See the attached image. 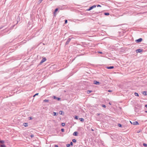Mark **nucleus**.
I'll use <instances>...</instances> for the list:
<instances>
[{"mask_svg": "<svg viewBox=\"0 0 147 147\" xmlns=\"http://www.w3.org/2000/svg\"><path fill=\"white\" fill-rule=\"evenodd\" d=\"M130 123L134 125H139V123L137 121H133L132 122L130 121Z\"/></svg>", "mask_w": 147, "mask_h": 147, "instance_id": "f257e3e1", "label": "nucleus"}, {"mask_svg": "<svg viewBox=\"0 0 147 147\" xmlns=\"http://www.w3.org/2000/svg\"><path fill=\"white\" fill-rule=\"evenodd\" d=\"M96 7V5H94L90 7L88 9H87V11H90L93 8H95Z\"/></svg>", "mask_w": 147, "mask_h": 147, "instance_id": "f03ea898", "label": "nucleus"}, {"mask_svg": "<svg viewBox=\"0 0 147 147\" xmlns=\"http://www.w3.org/2000/svg\"><path fill=\"white\" fill-rule=\"evenodd\" d=\"M46 59L45 58H42V60H41V61L40 63V64H41L42 63H43L45 61H46Z\"/></svg>", "mask_w": 147, "mask_h": 147, "instance_id": "7ed1b4c3", "label": "nucleus"}, {"mask_svg": "<svg viewBox=\"0 0 147 147\" xmlns=\"http://www.w3.org/2000/svg\"><path fill=\"white\" fill-rule=\"evenodd\" d=\"M93 84L96 85H98L100 84V83L98 82L96 80H94L93 82Z\"/></svg>", "mask_w": 147, "mask_h": 147, "instance_id": "20e7f679", "label": "nucleus"}, {"mask_svg": "<svg viewBox=\"0 0 147 147\" xmlns=\"http://www.w3.org/2000/svg\"><path fill=\"white\" fill-rule=\"evenodd\" d=\"M142 40V38H140L137 40H136V41L137 42V43H138V42H141Z\"/></svg>", "mask_w": 147, "mask_h": 147, "instance_id": "39448f33", "label": "nucleus"}, {"mask_svg": "<svg viewBox=\"0 0 147 147\" xmlns=\"http://www.w3.org/2000/svg\"><path fill=\"white\" fill-rule=\"evenodd\" d=\"M53 98L57 100H60L61 99V98H58L56 97L55 96H53Z\"/></svg>", "mask_w": 147, "mask_h": 147, "instance_id": "423d86ee", "label": "nucleus"}, {"mask_svg": "<svg viewBox=\"0 0 147 147\" xmlns=\"http://www.w3.org/2000/svg\"><path fill=\"white\" fill-rule=\"evenodd\" d=\"M71 40V38H68V39L67 40L65 43V45H67L68 44V43H69V42Z\"/></svg>", "mask_w": 147, "mask_h": 147, "instance_id": "0eeeda50", "label": "nucleus"}, {"mask_svg": "<svg viewBox=\"0 0 147 147\" xmlns=\"http://www.w3.org/2000/svg\"><path fill=\"white\" fill-rule=\"evenodd\" d=\"M142 50L140 49H137L136 50L137 53H141L142 52Z\"/></svg>", "mask_w": 147, "mask_h": 147, "instance_id": "6e6552de", "label": "nucleus"}, {"mask_svg": "<svg viewBox=\"0 0 147 147\" xmlns=\"http://www.w3.org/2000/svg\"><path fill=\"white\" fill-rule=\"evenodd\" d=\"M106 68L107 69H113L114 68V67L113 66H110V67L107 66V67H106Z\"/></svg>", "mask_w": 147, "mask_h": 147, "instance_id": "1a4fd4ad", "label": "nucleus"}, {"mask_svg": "<svg viewBox=\"0 0 147 147\" xmlns=\"http://www.w3.org/2000/svg\"><path fill=\"white\" fill-rule=\"evenodd\" d=\"M78 134V132L77 131L74 132L73 133V135L75 136H77Z\"/></svg>", "mask_w": 147, "mask_h": 147, "instance_id": "9d476101", "label": "nucleus"}, {"mask_svg": "<svg viewBox=\"0 0 147 147\" xmlns=\"http://www.w3.org/2000/svg\"><path fill=\"white\" fill-rule=\"evenodd\" d=\"M142 94L144 95H146V91H144L142 92Z\"/></svg>", "mask_w": 147, "mask_h": 147, "instance_id": "9b49d317", "label": "nucleus"}, {"mask_svg": "<svg viewBox=\"0 0 147 147\" xmlns=\"http://www.w3.org/2000/svg\"><path fill=\"white\" fill-rule=\"evenodd\" d=\"M23 125L25 127H27L28 125V124L26 123H24Z\"/></svg>", "mask_w": 147, "mask_h": 147, "instance_id": "f8f14e48", "label": "nucleus"}, {"mask_svg": "<svg viewBox=\"0 0 147 147\" xmlns=\"http://www.w3.org/2000/svg\"><path fill=\"white\" fill-rule=\"evenodd\" d=\"M0 146L1 147H6V146L4 144H1Z\"/></svg>", "mask_w": 147, "mask_h": 147, "instance_id": "ddd939ff", "label": "nucleus"}, {"mask_svg": "<svg viewBox=\"0 0 147 147\" xmlns=\"http://www.w3.org/2000/svg\"><path fill=\"white\" fill-rule=\"evenodd\" d=\"M58 114V113H56L55 112H53V115L54 116H57Z\"/></svg>", "mask_w": 147, "mask_h": 147, "instance_id": "4468645a", "label": "nucleus"}, {"mask_svg": "<svg viewBox=\"0 0 147 147\" xmlns=\"http://www.w3.org/2000/svg\"><path fill=\"white\" fill-rule=\"evenodd\" d=\"M43 102H49V100H48L45 99L43 100Z\"/></svg>", "mask_w": 147, "mask_h": 147, "instance_id": "2eb2a0df", "label": "nucleus"}, {"mask_svg": "<svg viewBox=\"0 0 147 147\" xmlns=\"http://www.w3.org/2000/svg\"><path fill=\"white\" fill-rule=\"evenodd\" d=\"M81 121H84V119L82 118H80L79 119Z\"/></svg>", "mask_w": 147, "mask_h": 147, "instance_id": "dca6fc26", "label": "nucleus"}, {"mask_svg": "<svg viewBox=\"0 0 147 147\" xmlns=\"http://www.w3.org/2000/svg\"><path fill=\"white\" fill-rule=\"evenodd\" d=\"M134 94L135 95V96H139L138 94L136 92H135L134 93Z\"/></svg>", "mask_w": 147, "mask_h": 147, "instance_id": "f3484780", "label": "nucleus"}, {"mask_svg": "<svg viewBox=\"0 0 147 147\" xmlns=\"http://www.w3.org/2000/svg\"><path fill=\"white\" fill-rule=\"evenodd\" d=\"M4 141L3 140H0V143L1 144H3L4 143Z\"/></svg>", "mask_w": 147, "mask_h": 147, "instance_id": "a211bd4d", "label": "nucleus"}, {"mask_svg": "<svg viewBox=\"0 0 147 147\" xmlns=\"http://www.w3.org/2000/svg\"><path fill=\"white\" fill-rule=\"evenodd\" d=\"M63 113V112L61 111H60L59 112V114H60V115H62Z\"/></svg>", "mask_w": 147, "mask_h": 147, "instance_id": "6ab92c4d", "label": "nucleus"}, {"mask_svg": "<svg viewBox=\"0 0 147 147\" xmlns=\"http://www.w3.org/2000/svg\"><path fill=\"white\" fill-rule=\"evenodd\" d=\"M91 92H92V91L91 90H88L87 91V93L88 94H89L90 93H91Z\"/></svg>", "mask_w": 147, "mask_h": 147, "instance_id": "aec40b11", "label": "nucleus"}, {"mask_svg": "<svg viewBox=\"0 0 147 147\" xmlns=\"http://www.w3.org/2000/svg\"><path fill=\"white\" fill-rule=\"evenodd\" d=\"M66 146L67 147H69L70 146V144H66Z\"/></svg>", "mask_w": 147, "mask_h": 147, "instance_id": "412c9836", "label": "nucleus"}, {"mask_svg": "<svg viewBox=\"0 0 147 147\" xmlns=\"http://www.w3.org/2000/svg\"><path fill=\"white\" fill-rule=\"evenodd\" d=\"M72 141L74 142H76V140L75 139H73L72 140Z\"/></svg>", "mask_w": 147, "mask_h": 147, "instance_id": "4be33fe9", "label": "nucleus"}, {"mask_svg": "<svg viewBox=\"0 0 147 147\" xmlns=\"http://www.w3.org/2000/svg\"><path fill=\"white\" fill-rule=\"evenodd\" d=\"M104 14L106 16H108V15H109V13H104Z\"/></svg>", "mask_w": 147, "mask_h": 147, "instance_id": "5701e85b", "label": "nucleus"}, {"mask_svg": "<svg viewBox=\"0 0 147 147\" xmlns=\"http://www.w3.org/2000/svg\"><path fill=\"white\" fill-rule=\"evenodd\" d=\"M65 125V124L64 123H61V125L63 126H64Z\"/></svg>", "mask_w": 147, "mask_h": 147, "instance_id": "b1692460", "label": "nucleus"}, {"mask_svg": "<svg viewBox=\"0 0 147 147\" xmlns=\"http://www.w3.org/2000/svg\"><path fill=\"white\" fill-rule=\"evenodd\" d=\"M143 145L144 146H147V144L145 143H144L143 144Z\"/></svg>", "mask_w": 147, "mask_h": 147, "instance_id": "393cba45", "label": "nucleus"}, {"mask_svg": "<svg viewBox=\"0 0 147 147\" xmlns=\"http://www.w3.org/2000/svg\"><path fill=\"white\" fill-rule=\"evenodd\" d=\"M118 126L119 127H121V125L119 123L118 124Z\"/></svg>", "mask_w": 147, "mask_h": 147, "instance_id": "a878e982", "label": "nucleus"}, {"mask_svg": "<svg viewBox=\"0 0 147 147\" xmlns=\"http://www.w3.org/2000/svg\"><path fill=\"white\" fill-rule=\"evenodd\" d=\"M58 8H56L55 9L54 11H55V12H56L58 10Z\"/></svg>", "mask_w": 147, "mask_h": 147, "instance_id": "bb28decb", "label": "nucleus"}, {"mask_svg": "<svg viewBox=\"0 0 147 147\" xmlns=\"http://www.w3.org/2000/svg\"><path fill=\"white\" fill-rule=\"evenodd\" d=\"M102 107H105V108L106 107V106L105 105H102Z\"/></svg>", "mask_w": 147, "mask_h": 147, "instance_id": "cd10ccee", "label": "nucleus"}, {"mask_svg": "<svg viewBox=\"0 0 147 147\" xmlns=\"http://www.w3.org/2000/svg\"><path fill=\"white\" fill-rule=\"evenodd\" d=\"M70 144V145H71V146H73V144L72 142H71L70 143V144Z\"/></svg>", "mask_w": 147, "mask_h": 147, "instance_id": "c85d7f7f", "label": "nucleus"}, {"mask_svg": "<svg viewBox=\"0 0 147 147\" xmlns=\"http://www.w3.org/2000/svg\"><path fill=\"white\" fill-rule=\"evenodd\" d=\"M75 118L76 119H78V117L77 116H76Z\"/></svg>", "mask_w": 147, "mask_h": 147, "instance_id": "c756f323", "label": "nucleus"}, {"mask_svg": "<svg viewBox=\"0 0 147 147\" xmlns=\"http://www.w3.org/2000/svg\"><path fill=\"white\" fill-rule=\"evenodd\" d=\"M56 12H55V11H54L53 13L54 15L55 16H56Z\"/></svg>", "mask_w": 147, "mask_h": 147, "instance_id": "7c9ffc66", "label": "nucleus"}, {"mask_svg": "<svg viewBox=\"0 0 147 147\" xmlns=\"http://www.w3.org/2000/svg\"><path fill=\"white\" fill-rule=\"evenodd\" d=\"M38 93H36V94H35L34 96H33V97H34L35 96H36V95H38Z\"/></svg>", "mask_w": 147, "mask_h": 147, "instance_id": "2f4dec72", "label": "nucleus"}, {"mask_svg": "<svg viewBox=\"0 0 147 147\" xmlns=\"http://www.w3.org/2000/svg\"><path fill=\"white\" fill-rule=\"evenodd\" d=\"M67 22V20H65V24H66Z\"/></svg>", "mask_w": 147, "mask_h": 147, "instance_id": "473e14b6", "label": "nucleus"}, {"mask_svg": "<svg viewBox=\"0 0 147 147\" xmlns=\"http://www.w3.org/2000/svg\"><path fill=\"white\" fill-rule=\"evenodd\" d=\"M64 129H61V131L62 132H64Z\"/></svg>", "mask_w": 147, "mask_h": 147, "instance_id": "72a5a7b5", "label": "nucleus"}, {"mask_svg": "<svg viewBox=\"0 0 147 147\" xmlns=\"http://www.w3.org/2000/svg\"><path fill=\"white\" fill-rule=\"evenodd\" d=\"M29 120H31V119H32V117H29Z\"/></svg>", "mask_w": 147, "mask_h": 147, "instance_id": "f704fd0d", "label": "nucleus"}, {"mask_svg": "<svg viewBox=\"0 0 147 147\" xmlns=\"http://www.w3.org/2000/svg\"><path fill=\"white\" fill-rule=\"evenodd\" d=\"M30 136L31 138H33L34 136V135H31Z\"/></svg>", "mask_w": 147, "mask_h": 147, "instance_id": "c9c22d12", "label": "nucleus"}, {"mask_svg": "<svg viewBox=\"0 0 147 147\" xmlns=\"http://www.w3.org/2000/svg\"><path fill=\"white\" fill-rule=\"evenodd\" d=\"M98 53H100V54H102V53L101 52H100V51H98Z\"/></svg>", "mask_w": 147, "mask_h": 147, "instance_id": "e433bc0d", "label": "nucleus"}, {"mask_svg": "<svg viewBox=\"0 0 147 147\" xmlns=\"http://www.w3.org/2000/svg\"><path fill=\"white\" fill-rule=\"evenodd\" d=\"M101 7V6L100 5H97V7Z\"/></svg>", "mask_w": 147, "mask_h": 147, "instance_id": "4c0bfd02", "label": "nucleus"}, {"mask_svg": "<svg viewBox=\"0 0 147 147\" xmlns=\"http://www.w3.org/2000/svg\"><path fill=\"white\" fill-rule=\"evenodd\" d=\"M55 147H58V145H55Z\"/></svg>", "mask_w": 147, "mask_h": 147, "instance_id": "58836bf2", "label": "nucleus"}, {"mask_svg": "<svg viewBox=\"0 0 147 147\" xmlns=\"http://www.w3.org/2000/svg\"><path fill=\"white\" fill-rule=\"evenodd\" d=\"M43 0H39V1L40 2V3H41L42 1Z\"/></svg>", "mask_w": 147, "mask_h": 147, "instance_id": "ea45409f", "label": "nucleus"}, {"mask_svg": "<svg viewBox=\"0 0 147 147\" xmlns=\"http://www.w3.org/2000/svg\"><path fill=\"white\" fill-rule=\"evenodd\" d=\"M98 116L100 115V113H98L96 114Z\"/></svg>", "mask_w": 147, "mask_h": 147, "instance_id": "a19ab883", "label": "nucleus"}, {"mask_svg": "<svg viewBox=\"0 0 147 147\" xmlns=\"http://www.w3.org/2000/svg\"><path fill=\"white\" fill-rule=\"evenodd\" d=\"M108 92H112V91L111 90H108Z\"/></svg>", "mask_w": 147, "mask_h": 147, "instance_id": "79ce46f5", "label": "nucleus"}, {"mask_svg": "<svg viewBox=\"0 0 147 147\" xmlns=\"http://www.w3.org/2000/svg\"><path fill=\"white\" fill-rule=\"evenodd\" d=\"M100 13V12H96L95 13L98 14V13Z\"/></svg>", "mask_w": 147, "mask_h": 147, "instance_id": "37998d69", "label": "nucleus"}, {"mask_svg": "<svg viewBox=\"0 0 147 147\" xmlns=\"http://www.w3.org/2000/svg\"><path fill=\"white\" fill-rule=\"evenodd\" d=\"M145 107H146L147 108V105H145Z\"/></svg>", "mask_w": 147, "mask_h": 147, "instance_id": "c03bdc74", "label": "nucleus"}, {"mask_svg": "<svg viewBox=\"0 0 147 147\" xmlns=\"http://www.w3.org/2000/svg\"><path fill=\"white\" fill-rule=\"evenodd\" d=\"M91 130H92V131H94V130L92 129H91Z\"/></svg>", "mask_w": 147, "mask_h": 147, "instance_id": "a18cd8bd", "label": "nucleus"}, {"mask_svg": "<svg viewBox=\"0 0 147 147\" xmlns=\"http://www.w3.org/2000/svg\"><path fill=\"white\" fill-rule=\"evenodd\" d=\"M109 105H111V103L110 102H109Z\"/></svg>", "mask_w": 147, "mask_h": 147, "instance_id": "49530a36", "label": "nucleus"}, {"mask_svg": "<svg viewBox=\"0 0 147 147\" xmlns=\"http://www.w3.org/2000/svg\"><path fill=\"white\" fill-rule=\"evenodd\" d=\"M147 113V111H145Z\"/></svg>", "mask_w": 147, "mask_h": 147, "instance_id": "de8ad7c7", "label": "nucleus"}, {"mask_svg": "<svg viewBox=\"0 0 147 147\" xmlns=\"http://www.w3.org/2000/svg\"><path fill=\"white\" fill-rule=\"evenodd\" d=\"M139 131H138V133H139Z\"/></svg>", "mask_w": 147, "mask_h": 147, "instance_id": "09e8293b", "label": "nucleus"}, {"mask_svg": "<svg viewBox=\"0 0 147 147\" xmlns=\"http://www.w3.org/2000/svg\"><path fill=\"white\" fill-rule=\"evenodd\" d=\"M139 131H138V133H139Z\"/></svg>", "mask_w": 147, "mask_h": 147, "instance_id": "8fccbe9b", "label": "nucleus"}, {"mask_svg": "<svg viewBox=\"0 0 147 147\" xmlns=\"http://www.w3.org/2000/svg\"><path fill=\"white\" fill-rule=\"evenodd\" d=\"M1 29V28H0V29Z\"/></svg>", "mask_w": 147, "mask_h": 147, "instance_id": "3c124183", "label": "nucleus"}]
</instances>
